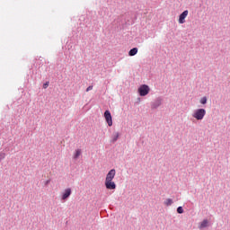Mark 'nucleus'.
<instances>
[{
	"mask_svg": "<svg viewBox=\"0 0 230 230\" xmlns=\"http://www.w3.org/2000/svg\"><path fill=\"white\" fill-rule=\"evenodd\" d=\"M206 113H207L206 109L199 108V109L193 110L191 113V118L193 119H196V121H202V119L206 118Z\"/></svg>",
	"mask_w": 230,
	"mask_h": 230,
	"instance_id": "1",
	"label": "nucleus"
},
{
	"mask_svg": "<svg viewBox=\"0 0 230 230\" xmlns=\"http://www.w3.org/2000/svg\"><path fill=\"white\" fill-rule=\"evenodd\" d=\"M73 190L71 188H66L61 192V202H67V199L71 197Z\"/></svg>",
	"mask_w": 230,
	"mask_h": 230,
	"instance_id": "2",
	"label": "nucleus"
},
{
	"mask_svg": "<svg viewBox=\"0 0 230 230\" xmlns=\"http://www.w3.org/2000/svg\"><path fill=\"white\" fill-rule=\"evenodd\" d=\"M163 97H157L151 102V109L152 111H155L156 109H159L161 105H163Z\"/></svg>",
	"mask_w": 230,
	"mask_h": 230,
	"instance_id": "3",
	"label": "nucleus"
},
{
	"mask_svg": "<svg viewBox=\"0 0 230 230\" xmlns=\"http://www.w3.org/2000/svg\"><path fill=\"white\" fill-rule=\"evenodd\" d=\"M150 93V86L146 84H142L138 88V93L140 96H146Z\"/></svg>",
	"mask_w": 230,
	"mask_h": 230,
	"instance_id": "4",
	"label": "nucleus"
},
{
	"mask_svg": "<svg viewBox=\"0 0 230 230\" xmlns=\"http://www.w3.org/2000/svg\"><path fill=\"white\" fill-rule=\"evenodd\" d=\"M104 119L108 124V127H112V115L109 110L105 111L104 112Z\"/></svg>",
	"mask_w": 230,
	"mask_h": 230,
	"instance_id": "5",
	"label": "nucleus"
},
{
	"mask_svg": "<svg viewBox=\"0 0 230 230\" xmlns=\"http://www.w3.org/2000/svg\"><path fill=\"white\" fill-rule=\"evenodd\" d=\"M104 185L106 190H116V182L113 180H105Z\"/></svg>",
	"mask_w": 230,
	"mask_h": 230,
	"instance_id": "6",
	"label": "nucleus"
},
{
	"mask_svg": "<svg viewBox=\"0 0 230 230\" xmlns=\"http://www.w3.org/2000/svg\"><path fill=\"white\" fill-rule=\"evenodd\" d=\"M188 10H185L182 13L180 14L178 22L179 24H184L186 22V17H188Z\"/></svg>",
	"mask_w": 230,
	"mask_h": 230,
	"instance_id": "7",
	"label": "nucleus"
},
{
	"mask_svg": "<svg viewBox=\"0 0 230 230\" xmlns=\"http://www.w3.org/2000/svg\"><path fill=\"white\" fill-rule=\"evenodd\" d=\"M114 177H116V169H111L106 174L105 181H114Z\"/></svg>",
	"mask_w": 230,
	"mask_h": 230,
	"instance_id": "8",
	"label": "nucleus"
},
{
	"mask_svg": "<svg viewBox=\"0 0 230 230\" xmlns=\"http://www.w3.org/2000/svg\"><path fill=\"white\" fill-rule=\"evenodd\" d=\"M206 227H209V220L204 219L202 222L199 224V229H206Z\"/></svg>",
	"mask_w": 230,
	"mask_h": 230,
	"instance_id": "9",
	"label": "nucleus"
},
{
	"mask_svg": "<svg viewBox=\"0 0 230 230\" xmlns=\"http://www.w3.org/2000/svg\"><path fill=\"white\" fill-rule=\"evenodd\" d=\"M80 155H82V149H75L73 155V159L75 160L79 159Z\"/></svg>",
	"mask_w": 230,
	"mask_h": 230,
	"instance_id": "10",
	"label": "nucleus"
},
{
	"mask_svg": "<svg viewBox=\"0 0 230 230\" xmlns=\"http://www.w3.org/2000/svg\"><path fill=\"white\" fill-rule=\"evenodd\" d=\"M119 132H115L113 133V135L111 136V143H116V141H118V139H119Z\"/></svg>",
	"mask_w": 230,
	"mask_h": 230,
	"instance_id": "11",
	"label": "nucleus"
},
{
	"mask_svg": "<svg viewBox=\"0 0 230 230\" xmlns=\"http://www.w3.org/2000/svg\"><path fill=\"white\" fill-rule=\"evenodd\" d=\"M129 57H134L137 55V48H133L128 52Z\"/></svg>",
	"mask_w": 230,
	"mask_h": 230,
	"instance_id": "12",
	"label": "nucleus"
},
{
	"mask_svg": "<svg viewBox=\"0 0 230 230\" xmlns=\"http://www.w3.org/2000/svg\"><path fill=\"white\" fill-rule=\"evenodd\" d=\"M164 204L167 207H170L173 204V199L168 198L164 201Z\"/></svg>",
	"mask_w": 230,
	"mask_h": 230,
	"instance_id": "13",
	"label": "nucleus"
},
{
	"mask_svg": "<svg viewBox=\"0 0 230 230\" xmlns=\"http://www.w3.org/2000/svg\"><path fill=\"white\" fill-rule=\"evenodd\" d=\"M199 103L201 105H206L208 103V97H206V96L201 97L199 100Z\"/></svg>",
	"mask_w": 230,
	"mask_h": 230,
	"instance_id": "14",
	"label": "nucleus"
},
{
	"mask_svg": "<svg viewBox=\"0 0 230 230\" xmlns=\"http://www.w3.org/2000/svg\"><path fill=\"white\" fill-rule=\"evenodd\" d=\"M177 213H179V215H182V213H184V208H182V207H178Z\"/></svg>",
	"mask_w": 230,
	"mask_h": 230,
	"instance_id": "15",
	"label": "nucleus"
},
{
	"mask_svg": "<svg viewBox=\"0 0 230 230\" xmlns=\"http://www.w3.org/2000/svg\"><path fill=\"white\" fill-rule=\"evenodd\" d=\"M4 157H6V155L3 152L0 153V161H3V159H4Z\"/></svg>",
	"mask_w": 230,
	"mask_h": 230,
	"instance_id": "16",
	"label": "nucleus"
},
{
	"mask_svg": "<svg viewBox=\"0 0 230 230\" xmlns=\"http://www.w3.org/2000/svg\"><path fill=\"white\" fill-rule=\"evenodd\" d=\"M50 182H51V179H49V180L45 181H44V186H49Z\"/></svg>",
	"mask_w": 230,
	"mask_h": 230,
	"instance_id": "17",
	"label": "nucleus"
},
{
	"mask_svg": "<svg viewBox=\"0 0 230 230\" xmlns=\"http://www.w3.org/2000/svg\"><path fill=\"white\" fill-rule=\"evenodd\" d=\"M48 87H49V82H46V83L43 84V89H48Z\"/></svg>",
	"mask_w": 230,
	"mask_h": 230,
	"instance_id": "18",
	"label": "nucleus"
},
{
	"mask_svg": "<svg viewBox=\"0 0 230 230\" xmlns=\"http://www.w3.org/2000/svg\"><path fill=\"white\" fill-rule=\"evenodd\" d=\"M89 91H93V85H90L86 88V93H89Z\"/></svg>",
	"mask_w": 230,
	"mask_h": 230,
	"instance_id": "19",
	"label": "nucleus"
}]
</instances>
